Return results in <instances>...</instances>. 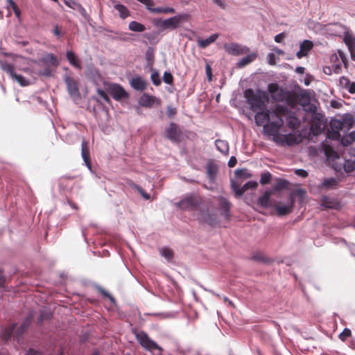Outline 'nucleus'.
I'll return each instance as SVG.
<instances>
[{
  "mask_svg": "<svg viewBox=\"0 0 355 355\" xmlns=\"http://www.w3.org/2000/svg\"><path fill=\"white\" fill-rule=\"evenodd\" d=\"M114 7L119 12L121 18L125 19L128 17L129 11L125 6L121 3H116Z\"/></svg>",
  "mask_w": 355,
  "mask_h": 355,
  "instance_id": "38",
  "label": "nucleus"
},
{
  "mask_svg": "<svg viewBox=\"0 0 355 355\" xmlns=\"http://www.w3.org/2000/svg\"><path fill=\"white\" fill-rule=\"evenodd\" d=\"M81 156L85 163V165L89 169L92 170V165L89 159V150L88 147V142L85 139H83L81 143Z\"/></svg>",
  "mask_w": 355,
  "mask_h": 355,
  "instance_id": "18",
  "label": "nucleus"
},
{
  "mask_svg": "<svg viewBox=\"0 0 355 355\" xmlns=\"http://www.w3.org/2000/svg\"><path fill=\"white\" fill-rule=\"evenodd\" d=\"M8 4V6H10L14 11L16 16L19 17L20 15V10L18 8L17 4L13 0H6Z\"/></svg>",
  "mask_w": 355,
  "mask_h": 355,
  "instance_id": "51",
  "label": "nucleus"
},
{
  "mask_svg": "<svg viewBox=\"0 0 355 355\" xmlns=\"http://www.w3.org/2000/svg\"><path fill=\"white\" fill-rule=\"evenodd\" d=\"M133 188L137 189L138 192L142 196V197L146 200H149L150 198V194L145 192V191L139 185L134 184Z\"/></svg>",
  "mask_w": 355,
  "mask_h": 355,
  "instance_id": "52",
  "label": "nucleus"
},
{
  "mask_svg": "<svg viewBox=\"0 0 355 355\" xmlns=\"http://www.w3.org/2000/svg\"><path fill=\"white\" fill-rule=\"evenodd\" d=\"M64 3L69 8L77 10L85 19L89 18V15H87L86 10L79 3L74 0H64Z\"/></svg>",
  "mask_w": 355,
  "mask_h": 355,
  "instance_id": "19",
  "label": "nucleus"
},
{
  "mask_svg": "<svg viewBox=\"0 0 355 355\" xmlns=\"http://www.w3.org/2000/svg\"><path fill=\"white\" fill-rule=\"evenodd\" d=\"M200 219L204 220L210 225H214L216 223V218L214 215L209 214L207 211L206 213L202 212L200 216Z\"/></svg>",
  "mask_w": 355,
  "mask_h": 355,
  "instance_id": "37",
  "label": "nucleus"
},
{
  "mask_svg": "<svg viewBox=\"0 0 355 355\" xmlns=\"http://www.w3.org/2000/svg\"><path fill=\"white\" fill-rule=\"evenodd\" d=\"M243 96L250 109L253 112L264 110L269 103V96L267 92L261 89H246L243 92Z\"/></svg>",
  "mask_w": 355,
  "mask_h": 355,
  "instance_id": "1",
  "label": "nucleus"
},
{
  "mask_svg": "<svg viewBox=\"0 0 355 355\" xmlns=\"http://www.w3.org/2000/svg\"><path fill=\"white\" fill-rule=\"evenodd\" d=\"M215 145L218 151L221 153L227 155L229 152V144L227 141L222 139H216Z\"/></svg>",
  "mask_w": 355,
  "mask_h": 355,
  "instance_id": "31",
  "label": "nucleus"
},
{
  "mask_svg": "<svg viewBox=\"0 0 355 355\" xmlns=\"http://www.w3.org/2000/svg\"><path fill=\"white\" fill-rule=\"evenodd\" d=\"M130 85L135 90L142 92L146 89L147 83L141 77L136 76L130 80Z\"/></svg>",
  "mask_w": 355,
  "mask_h": 355,
  "instance_id": "20",
  "label": "nucleus"
},
{
  "mask_svg": "<svg viewBox=\"0 0 355 355\" xmlns=\"http://www.w3.org/2000/svg\"><path fill=\"white\" fill-rule=\"evenodd\" d=\"M235 175L237 178H248L251 176L250 173H249L248 170L245 168L236 170Z\"/></svg>",
  "mask_w": 355,
  "mask_h": 355,
  "instance_id": "45",
  "label": "nucleus"
},
{
  "mask_svg": "<svg viewBox=\"0 0 355 355\" xmlns=\"http://www.w3.org/2000/svg\"><path fill=\"white\" fill-rule=\"evenodd\" d=\"M66 58L71 65L73 66L74 67L78 69H82V66L80 63V61L74 52H73L72 51H67Z\"/></svg>",
  "mask_w": 355,
  "mask_h": 355,
  "instance_id": "29",
  "label": "nucleus"
},
{
  "mask_svg": "<svg viewBox=\"0 0 355 355\" xmlns=\"http://www.w3.org/2000/svg\"><path fill=\"white\" fill-rule=\"evenodd\" d=\"M150 79L154 85L158 86L161 84V80L157 71H154L150 76Z\"/></svg>",
  "mask_w": 355,
  "mask_h": 355,
  "instance_id": "50",
  "label": "nucleus"
},
{
  "mask_svg": "<svg viewBox=\"0 0 355 355\" xmlns=\"http://www.w3.org/2000/svg\"><path fill=\"white\" fill-rule=\"evenodd\" d=\"M342 142L344 146H347L351 143L355 142V131L351 132L345 139H343Z\"/></svg>",
  "mask_w": 355,
  "mask_h": 355,
  "instance_id": "47",
  "label": "nucleus"
},
{
  "mask_svg": "<svg viewBox=\"0 0 355 355\" xmlns=\"http://www.w3.org/2000/svg\"><path fill=\"white\" fill-rule=\"evenodd\" d=\"M152 315L158 316L161 318H171V317H173V315L172 313H153Z\"/></svg>",
  "mask_w": 355,
  "mask_h": 355,
  "instance_id": "62",
  "label": "nucleus"
},
{
  "mask_svg": "<svg viewBox=\"0 0 355 355\" xmlns=\"http://www.w3.org/2000/svg\"><path fill=\"white\" fill-rule=\"evenodd\" d=\"M128 28L135 32H143L146 30L144 25L136 21H130L128 25Z\"/></svg>",
  "mask_w": 355,
  "mask_h": 355,
  "instance_id": "36",
  "label": "nucleus"
},
{
  "mask_svg": "<svg viewBox=\"0 0 355 355\" xmlns=\"http://www.w3.org/2000/svg\"><path fill=\"white\" fill-rule=\"evenodd\" d=\"M159 254L162 257H163L167 262H171L173 258V250L168 247H162L159 249Z\"/></svg>",
  "mask_w": 355,
  "mask_h": 355,
  "instance_id": "32",
  "label": "nucleus"
},
{
  "mask_svg": "<svg viewBox=\"0 0 355 355\" xmlns=\"http://www.w3.org/2000/svg\"><path fill=\"white\" fill-rule=\"evenodd\" d=\"M272 175L269 172H265L261 173L260 178V183L261 184H266L270 182Z\"/></svg>",
  "mask_w": 355,
  "mask_h": 355,
  "instance_id": "48",
  "label": "nucleus"
},
{
  "mask_svg": "<svg viewBox=\"0 0 355 355\" xmlns=\"http://www.w3.org/2000/svg\"><path fill=\"white\" fill-rule=\"evenodd\" d=\"M218 37V34L214 33L211 35L206 39H198L197 42L198 45L201 49H205L211 44L214 43Z\"/></svg>",
  "mask_w": 355,
  "mask_h": 355,
  "instance_id": "26",
  "label": "nucleus"
},
{
  "mask_svg": "<svg viewBox=\"0 0 355 355\" xmlns=\"http://www.w3.org/2000/svg\"><path fill=\"white\" fill-rule=\"evenodd\" d=\"M166 137L173 142L180 141L182 136V131L178 125L175 123H170L165 129Z\"/></svg>",
  "mask_w": 355,
  "mask_h": 355,
  "instance_id": "9",
  "label": "nucleus"
},
{
  "mask_svg": "<svg viewBox=\"0 0 355 355\" xmlns=\"http://www.w3.org/2000/svg\"><path fill=\"white\" fill-rule=\"evenodd\" d=\"M0 68L21 87L31 85L37 80V77H25L21 74L17 73L15 71L14 64L6 61L0 60Z\"/></svg>",
  "mask_w": 355,
  "mask_h": 355,
  "instance_id": "3",
  "label": "nucleus"
},
{
  "mask_svg": "<svg viewBox=\"0 0 355 355\" xmlns=\"http://www.w3.org/2000/svg\"><path fill=\"white\" fill-rule=\"evenodd\" d=\"M335 243L336 244H343V245H347V247L351 252V254L352 256L355 257V245L354 244L347 243V242L344 239H341V238L335 239Z\"/></svg>",
  "mask_w": 355,
  "mask_h": 355,
  "instance_id": "41",
  "label": "nucleus"
},
{
  "mask_svg": "<svg viewBox=\"0 0 355 355\" xmlns=\"http://www.w3.org/2000/svg\"><path fill=\"white\" fill-rule=\"evenodd\" d=\"M295 200L292 194L289 196L288 202L286 205H275L273 207L275 209L278 216H286L291 213L294 207Z\"/></svg>",
  "mask_w": 355,
  "mask_h": 355,
  "instance_id": "12",
  "label": "nucleus"
},
{
  "mask_svg": "<svg viewBox=\"0 0 355 355\" xmlns=\"http://www.w3.org/2000/svg\"><path fill=\"white\" fill-rule=\"evenodd\" d=\"M351 335V331L349 329H344V330L340 334L339 338L342 340H345L347 338Z\"/></svg>",
  "mask_w": 355,
  "mask_h": 355,
  "instance_id": "58",
  "label": "nucleus"
},
{
  "mask_svg": "<svg viewBox=\"0 0 355 355\" xmlns=\"http://www.w3.org/2000/svg\"><path fill=\"white\" fill-rule=\"evenodd\" d=\"M67 89L70 96L74 99L80 98V93L79 92L77 83L70 76H66L64 78Z\"/></svg>",
  "mask_w": 355,
  "mask_h": 355,
  "instance_id": "11",
  "label": "nucleus"
},
{
  "mask_svg": "<svg viewBox=\"0 0 355 355\" xmlns=\"http://www.w3.org/2000/svg\"><path fill=\"white\" fill-rule=\"evenodd\" d=\"M135 338L141 346L146 350L153 352L161 351L162 348L155 341L149 338L148 335L144 331L133 330Z\"/></svg>",
  "mask_w": 355,
  "mask_h": 355,
  "instance_id": "5",
  "label": "nucleus"
},
{
  "mask_svg": "<svg viewBox=\"0 0 355 355\" xmlns=\"http://www.w3.org/2000/svg\"><path fill=\"white\" fill-rule=\"evenodd\" d=\"M147 9L151 12L152 13L155 14H159V13H175V10L172 7H156V8H152L150 6H148Z\"/></svg>",
  "mask_w": 355,
  "mask_h": 355,
  "instance_id": "30",
  "label": "nucleus"
},
{
  "mask_svg": "<svg viewBox=\"0 0 355 355\" xmlns=\"http://www.w3.org/2000/svg\"><path fill=\"white\" fill-rule=\"evenodd\" d=\"M41 62L49 67L52 66L53 67H57L60 64L57 57L51 53L42 56Z\"/></svg>",
  "mask_w": 355,
  "mask_h": 355,
  "instance_id": "23",
  "label": "nucleus"
},
{
  "mask_svg": "<svg viewBox=\"0 0 355 355\" xmlns=\"http://www.w3.org/2000/svg\"><path fill=\"white\" fill-rule=\"evenodd\" d=\"M211 1L220 9L225 10L227 8L226 0H211Z\"/></svg>",
  "mask_w": 355,
  "mask_h": 355,
  "instance_id": "55",
  "label": "nucleus"
},
{
  "mask_svg": "<svg viewBox=\"0 0 355 355\" xmlns=\"http://www.w3.org/2000/svg\"><path fill=\"white\" fill-rule=\"evenodd\" d=\"M324 153L327 157L331 159L332 161L339 158L338 153L330 147H326L324 149Z\"/></svg>",
  "mask_w": 355,
  "mask_h": 355,
  "instance_id": "42",
  "label": "nucleus"
},
{
  "mask_svg": "<svg viewBox=\"0 0 355 355\" xmlns=\"http://www.w3.org/2000/svg\"><path fill=\"white\" fill-rule=\"evenodd\" d=\"M146 59L148 62H151L154 58L153 50L152 48H148L146 52Z\"/></svg>",
  "mask_w": 355,
  "mask_h": 355,
  "instance_id": "59",
  "label": "nucleus"
},
{
  "mask_svg": "<svg viewBox=\"0 0 355 355\" xmlns=\"http://www.w3.org/2000/svg\"><path fill=\"white\" fill-rule=\"evenodd\" d=\"M224 49L227 53L234 55H239L243 53V48L236 43L225 44Z\"/></svg>",
  "mask_w": 355,
  "mask_h": 355,
  "instance_id": "21",
  "label": "nucleus"
},
{
  "mask_svg": "<svg viewBox=\"0 0 355 355\" xmlns=\"http://www.w3.org/2000/svg\"><path fill=\"white\" fill-rule=\"evenodd\" d=\"M313 47V43L311 40H304L300 44V50L297 52L296 56L297 58L306 56Z\"/></svg>",
  "mask_w": 355,
  "mask_h": 355,
  "instance_id": "16",
  "label": "nucleus"
},
{
  "mask_svg": "<svg viewBox=\"0 0 355 355\" xmlns=\"http://www.w3.org/2000/svg\"><path fill=\"white\" fill-rule=\"evenodd\" d=\"M219 209L226 219H229L230 216V202L223 197H220L219 199Z\"/></svg>",
  "mask_w": 355,
  "mask_h": 355,
  "instance_id": "22",
  "label": "nucleus"
},
{
  "mask_svg": "<svg viewBox=\"0 0 355 355\" xmlns=\"http://www.w3.org/2000/svg\"><path fill=\"white\" fill-rule=\"evenodd\" d=\"M161 101L156 96L144 93L139 99V104L141 107H151L154 104L160 105Z\"/></svg>",
  "mask_w": 355,
  "mask_h": 355,
  "instance_id": "14",
  "label": "nucleus"
},
{
  "mask_svg": "<svg viewBox=\"0 0 355 355\" xmlns=\"http://www.w3.org/2000/svg\"><path fill=\"white\" fill-rule=\"evenodd\" d=\"M189 17V15L187 13H180L168 19H155L153 24L161 31L166 29L175 30L180 27L181 23L187 21Z\"/></svg>",
  "mask_w": 355,
  "mask_h": 355,
  "instance_id": "2",
  "label": "nucleus"
},
{
  "mask_svg": "<svg viewBox=\"0 0 355 355\" xmlns=\"http://www.w3.org/2000/svg\"><path fill=\"white\" fill-rule=\"evenodd\" d=\"M166 114L168 118H171L177 114V109L172 106H167Z\"/></svg>",
  "mask_w": 355,
  "mask_h": 355,
  "instance_id": "57",
  "label": "nucleus"
},
{
  "mask_svg": "<svg viewBox=\"0 0 355 355\" xmlns=\"http://www.w3.org/2000/svg\"><path fill=\"white\" fill-rule=\"evenodd\" d=\"M320 205L324 208L336 209L338 207V202L334 198L324 196L321 198Z\"/></svg>",
  "mask_w": 355,
  "mask_h": 355,
  "instance_id": "28",
  "label": "nucleus"
},
{
  "mask_svg": "<svg viewBox=\"0 0 355 355\" xmlns=\"http://www.w3.org/2000/svg\"><path fill=\"white\" fill-rule=\"evenodd\" d=\"M15 326V324H12L8 327L2 330L0 336L3 341L7 342L10 339Z\"/></svg>",
  "mask_w": 355,
  "mask_h": 355,
  "instance_id": "33",
  "label": "nucleus"
},
{
  "mask_svg": "<svg viewBox=\"0 0 355 355\" xmlns=\"http://www.w3.org/2000/svg\"><path fill=\"white\" fill-rule=\"evenodd\" d=\"M268 91L275 101L282 102L285 100V92L277 83L268 84Z\"/></svg>",
  "mask_w": 355,
  "mask_h": 355,
  "instance_id": "10",
  "label": "nucleus"
},
{
  "mask_svg": "<svg viewBox=\"0 0 355 355\" xmlns=\"http://www.w3.org/2000/svg\"><path fill=\"white\" fill-rule=\"evenodd\" d=\"M338 184V180L335 178H326L322 183L321 187L334 189Z\"/></svg>",
  "mask_w": 355,
  "mask_h": 355,
  "instance_id": "35",
  "label": "nucleus"
},
{
  "mask_svg": "<svg viewBox=\"0 0 355 355\" xmlns=\"http://www.w3.org/2000/svg\"><path fill=\"white\" fill-rule=\"evenodd\" d=\"M284 125V120L279 115L278 108L270 110L268 123L263 125V130L268 135L275 136L278 135L279 130Z\"/></svg>",
  "mask_w": 355,
  "mask_h": 355,
  "instance_id": "4",
  "label": "nucleus"
},
{
  "mask_svg": "<svg viewBox=\"0 0 355 355\" xmlns=\"http://www.w3.org/2000/svg\"><path fill=\"white\" fill-rule=\"evenodd\" d=\"M330 126L334 132V134L339 135V131L343 128V122L338 119H331Z\"/></svg>",
  "mask_w": 355,
  "mask_h": 355,
  "instance_id": "40",
  "label": "nucleus"
},
{
  "mask_svg": "<svg viewBox=\"0 0 355 355\" xmlns=\"http://www.w3.org/2000/svg\"><path fill=\"white\" fill-rule=\"evenodd\" d=\"M200 204L199 198L194 195H189L177 203V206L186 211H193L198 208Z\"/></svg>",
  "mask_w": 355,
  "mask_h": 355,
  "instance_id": "6",
  "label": "nucleus"
},
{
  "mask_svg": "<svg viewBox=\"0 0 355 355\" xmlns=\"http://www.w3.org/2000/svg\"><path fill=\"white\" fill-rule=\"evenodd\" d=\"M258 186L256 181H248L243 186H241L237 182L232 180L231 187L236 196H241L248 189H254Z\"/></svg>",
  "mask_w": 355,
  "mask_h": 355,
  "instance_id": "8",
  "label": "nucleus"
},
{
  "mask_svg": "<svg viewBox=\"0 0 355 355\" xmlns=\"http://www.w3.org/2000/svg\"><path fill=\"white\" fill-rule=\"evenodd\" d=\"M270 110L267 109V107L264 110L256 111L254 116L255 123L258 126L263 125L265 122L268 123L270 119Z\"/></svg>",
  "mask_w": 355,
  "mask_h": 355,
  "instance_id": "15",
  "label": "nucleus"
},
{
  "mask_svg": "<svg viewBox=\"0 0 355 355\" xmlns=\"http://www.w3.org/2000/svg\"><path fill=\"white\" fill-rule=\"evenodd\" d=\"M295 173L301 177V178H306L308 176V172L302 168H299L295 170Z\"/></svg>",
  "mask_w": 355,
  "mask_h": 355,
  "instance_id": "60",
  "label": "nucleus"
},
{
  "mask_svg": "<svg viewBox=\"0 0 355 355\" xmlns=\"http://www.w3.org/2000/svg\"><path fill=\"white\" fill-rule=\"evenodd\" d=\"M30 324L31 318L28 317L22 322V323L18 328L17 331V336H20L21 335H22L25 329L30 325Z\"/></svg>",
  "mask_w": 355,
  "mask_h": 355,
  "instance_id": "43",
  "label": "nucleus"
},
{
  "mask_svg": "<svg viewBox=\"0 0 355 355\" xmlns=\"http://www.w3.org/2000/svg\"><path fill=\"white\" fill-rule=\"evenodd\" d=\"M288 184V182L284 179H279L277 182V183L273 186V189L277 191H279L282 189L286 188Z\"/></svg>",
  "mask_w": 355,
  "mask_h": 355,
  "instance_id": "44",
  "label": "nucleus"
},
{
  "mask_svg": "<svg viewBox=\"0 0 355 355\" xmlns=\"http://www.w3.org/2000/svg\"><path fill=\"white\" fill-rule=\"evenodd\" d=\"M97 289L98 291L102 293L105 297H107L110 299V300L113 303V304H115L116 303V300L114 298L113 296H112L109 293H107L106 291H105L103 288H101V286H98L97 287Z\"/></svg>",
  "mask_w": 355,
  "mask_h": 355,
  "instance_id": "53",
  "label": "nucleus"
},
{
  "mask_svg": "<svg viewBox=\"0 0 355 355\" xmlns=\"http://www.w3.org/2000/svg\"><path fill=\"white\" fill-rule=\"evenodd\" d=\"M340 85L346 89L350 94L355 93V83L351 82L347 78L342 76L339 79Z\"/></svg>",
  "mask_w": 355,
  "mask_h": 355,
  "instance_id": "27",
  "label": "nucleus"
},
{
  "mask_svg": "<svg viewBox=\"0 0 355 355\" xmlns=\"http://www.w3.org/2000/svg\"><path fill=\"white\" fill-rule=\"evenodd\" d=\"M218 166L214 162H209L207 164V175L210 182H213L218 173Z\"/></svg>",
  "mask_w": 355,
  "mask_h": 355,
  "instance_id": "25",
  "label": "nucleus"
},
{
  "mask_svg": "<svg viewBox=\"0 0 355 355\" xmlns=\"http://www.w3.org/2000/svg\"><path fill=\"white\" fill-rule=\"evenodd\" d=\"M237 163V159L236 157L232 156L228 162V166L232 168L234 167Z\"/></svg>",
  "mask_w": 355,
  "mask_h": 355,
  "instance_id": "63",
  "label": "nucleus"
},
{
  "mask_svg": "<svg viewBox=\"0 0 355 355\" xmlns=\"http://www.w3.org/2000/svg\"><path fill=\"white\" fill-rule=\"evenodd\" d=\"M286 122L288 126L293 130L297 128L300 125L299 119L293 114L286 117Z\"/></svg>",
  "mask_w": 355,
  "mask_h": 355,
  "instance_id": "34",
  "label": "nucleus"
},
{
  "mask_svg": "<svg viewBox=\"0 0 355 355\" xmlns=\"http://www.w3.org/2000/svg\"><path fill=\"white\" fill-rule=\"evenodd\" d=\"M344 42L349 51L355 50V37L351 35L347 34L344 36Z\"/></svg>",
  "mask_w": 355,
  "mask_h": 355,
  "instance_id": "39",
  "label": "nucleus"
},
{
  "mask_svg": "<svg viewBox=\"0 0 355 355\" xmlns=\"http://www.w3.org/2000/svg\"><path fill=\"white\" fill-rule=\"evenodd\" d=\"M334 168L336 171H340L342 168L346 173H350L354 170L355 168V160L352 161L350 159H345L343 164H338L337 162L334 163Z\"/></svg>",
  "mask_w": 355,
  "mask_h": 355,
  "instance_id": "17",
  "label": "nucleus"
},
{
  "mask_svg": "<svg viewBox=\"0 0 355 355\" xmlns=\"http://www.w3.org/2000/svg\"><path fill=\"white\" fill-rule=\"evenodd\" d=\"M252 61V58L250 55H247L242 58L238 62L239 67H243L244 66L248 64Z\"/></svg>",
  "mask_w": 355,
  "mask_h": 355,
  "instance_id": "49",
  "label": "nucleus"
},
{
  "mask_svg": "<svg viewBox=\"0 0 355 355\" xmlns=\"http://www.w3.org/2000/svg\"><path fill=\"white\" fill-rule=\"evenodd\" d=\"M107 90L112 98L117 101L123 98H127L129 96L128 93L119 84L110 83L107 85Z\"/></svg>",
  "mask_w": 355,
  "mask_h": 355,
  "instance_id": "7",
  "label": "nucleus"
},
{
  "mask_svg": "<svg viewBox=\"0 0 355 355\" xmlns=\"http://www.w3.org/2000/svg\"><path fill=\"white\" fill-rule=\"evenodd\" d=\"M26 355H40V353L33 349H30L26 354Z\"/></svg>",
  "mask_w": 355,
  "mask_h": 355,
  "instance_id": "64",
  "label": "nucleus"
},
{
  "mask_svg": "<svg viewBox=\"0 0 355 355\" xmlns=\"http://www.w3.org/2000/svg\"><path fill=\"white\" fill-rule=\"evenodd\" d=\"M284 139H285L286 143L288 146H291L295 142V138L291 135H284Z\"/></svg>",
  "mask_w": 355,
  "mask_h": 355,
  "instance_id": "61",
  "label": "nucleus"
},
{
  "mask_svg": "<svg viewBox=\"0 0 355 355\" xmlns=\"http://www.w3.org/2000/svg\"><path fill=\"white\" fill-rule=\"evenodd\" d=\"M163 80L166 84H172L173 81V77L170 72L165 71L163 75Z\"/></svg>",
  "mask_w": 355,
  "mask_h": 355,
  "instance_id": "54",
  "label": "nucleus"
},
{
  "mask_svg": "<svg viewBox=\"0 0 355 355\" xmlns=\"http://www.w3.org/2000/svg\"><path fill=\"white\" fill-rule=\"evenodd\" d=\"M257 204L261 207L269 208L272 207L270 200V192L266 191L257 200Z\"/></svg>",
  "mask_w": 355,
  "mask_h": 355,
  "instance_id": "24",
  "label": "nucleus"
},
{
  "mask_svg": "<svg viewBox=\"0 0 355 355\" xmlns=\"http://www.w3.org/2000/svg\"><path fill=\"white\" fill-rule=\"evenodd\" d=\"M98 94L107 103H110V99L107 93L102 89L98 88L96 89Z\"/></svg>",
  "mask_w": 355,
  "mask_h": 355,
  "instance_id": "56",
  "label": "nucleus"
},
{
  "mask_svg": "<svg viewBox=\"0 0 355 355\" xmlns=\"http://www.w3.org/2000/svg\"><path fill=\"white\" fill-rule=\"evenodd\" d=\"M15 66V71L16 69L25 73L28 76L31 77H37V72L34 71V69L31 67L28 64V60L21 58V62L18 63L16 62Z\"/></svg>",
  "mask_w": 355,
  "mask_h": 355,
  "instance_id": "13",
  "label": "nucleus"
},
{
  "mask_svg": "<svg viewBox=\"0 0 355 355\" xmlns=\"http://www.w3.org/2000/svg\"><path fill=\"white\" fill-rule=\"evenodd\" d=\"M37 76H42L44 77H53L54 74L50 67L48 66L43 70L37 72Z\"/></svg>",
  "mask_w": 355,
  "mask_h": 355,
  "instance_id": "46",
  "label": "nucleus"
}]
</instances>
